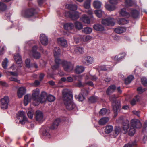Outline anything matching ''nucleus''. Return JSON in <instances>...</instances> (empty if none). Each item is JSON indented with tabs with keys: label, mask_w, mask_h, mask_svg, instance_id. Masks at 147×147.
Segmentation results:
<instances>
[{
	"label": "nucleus",
	"mask_w": 147,
	"mask_h": 147,
	"mask_svg": "<svg viewBox=\"0 0 147 147\" xmlns=\"http://www.w3.org/2000/svg\"><path fill=\"white\" fill-rule=\"evenodd\" d=\"M136 144V140L129 142L128 144H125L124 147H134Z\"/></svg>",
	"instance_id": "c9c22d12"
},
{
	"label": "nucleus",
	"mask_w": 147,
	"mask_h": 147,
	"mask_svg": "<svg viewBox=\"0 0 147 147\" xmlns=\"http://www.w3.org/2000/svg\"><path fill=\"white\" fill-rule=\"evenodd\" d=\"M65 16L67 17H69L73 20H76L79 17V13L78 11L73 12L72 13L70 11H67L65 12Z\"/></svg>",
	"instance_id": "1a4fd4ad"
},
{
	"label": "nucleus",
	"mask_w": 147,
	"mask_h": 147,
	"mask_svg": "<svg viewBox=\"0 0 147 147\" xmlns=\"http://www.w3.org/2000/svg\"><path fill=\"white\" fill-rule=\"evenodd\" d=\"M40 39L41 43L43 45L46 46L48 44V39L45 34H41L40 36Z\"/></svg>",
	"instance_id": "4468645a"
},
{
	"label": "nucleus",
	"mask_w": 147,
	"mask_h": 147,
	"mask_svg": "<svg viewBox=\"0 0 147 147\" xmlns=\"http://www.w3.org/2000/svg\"><path fill=\"white\" fill-rule=\"evenodd\" d=\"M15 60L17 64L19 65L20 67H22V59L20 55L19 54H16L14 56Z\"/></svg>",
	"instance_id": "f3484780"
},
{
	"label": "nucleus",
	"mask_w": 147,
	"mask_h": 147,
	"mask_svg": "<svg viewBox=\"0 0 147 147\" xmlns=\"http://www.w3.org/2000/svg\"><path fill=\"white\" fill-rule=\"evenodd\" d=\"M16 118L20 120L19 122L22 125H24L27 120L25 113L23 111H20L18 112Z\"/></svg>",
	"instance_id": "39448f33"
},
{
	"label": "nucleus",
	"mask_w": 147,
	"mask_h": 147,
	"mask_svg": "<svg viewBox=\"0 0 147 147\" xmlns=\"http://www.w3.org/2000/svg\"><path fill=\"white\" fill-rule=\"evenodd\" d=\"M22 15L25 17H27L28 16V11L27 9L23 10L22 11Z\"/></svg>",
	"instance_id": "e2e57ef3"
},
{
	"label": "nucleus",
	"mask_w": 147,
	"mask_h": 147,
	"mask_svg": "<svg viewBox=\"0 0 147 147\" xmlns=\"http://www.w3.org/2000/svg\"><path fill=\"white\" fill-rule=\"evenodd\" d=\"M116 88L115 85H113L110 86L107 88L106 92L107 94H109L114 92Z\"/></svg>",
	"instance_id": "5701e85b"
},
{
	"label": "nucleus",
	"mask_w": 147,
	"mask_h": 147,
	"mask_svg": "<svg viewBox=\"0 0 147 147\" xmlns=\"http://www.w3.org/2000/svg\"><path fill=\"white\" fill-rule=\"evenodd\" d=\"M126 120L125 116H121L116 121L117 122L119 123H124V121H125Z\"/></svg>",
	"instance_id": "79ce46f5"
},
{
	"label": "nucleus",
	"mask_w": 147,
	"mask_h": 147,
	"mask_svg": "<svg viewBox=\"0 0 147 147\" xmlns=\"http://www.w3.org/2000/svg\"><path fill=\"white\" fill-rule=\"evenodd\" d=\"M131 16L134 18H136L139 15V11L135 9L132 10L131 12Z\"/></svg>",
	"instance_id": "f704fd0d"
},
{
	"label": "nucleus",
	"mask_w": 147,
	"mask_h": 147,
	"mask_svg": "<svg viewBox=\"0 0 147 147\" xmlns=\"http://www.w3.org/2000/svg\"><path fill=\"white\" fill-rule=\"evenodd\" d=\"M134 78V77L133 75H130L125 79V82L126 84H130Z\"/></svg>",
	"instance_id": "72a5a7b5"
},
{
	"label": "nucleus",
	"mask_w": 147,
	"mask_h": 147,
	"mask_svg": "<svg viewBox=\"0 0 147 147\" xmlns=\"http://www.w3.org/2000/svg\"><path fill=\"white\" fill-rule=\"evenodd\" d=\"M107 109L105 108H102L99 112V114L100 115L103 116L105 115L107 113Z\"/></svg>",
	"instance_id": "13d9d810"
},
{
	"label": "nucleus",
	"mask_w": 147,
	"mask_h": 147,
	"mask_svg": "<svg viewBox=\"0 0 147 147\" xmlns=\"http://www.w3.org/2000/svg\"><path fill=\"white\" fill-rule=\"evenodd\" d=\"M85 12L88 13L90 16V19L93 18V11L92 9H90L87 11H86Z\"/></svg>",
	"instance_id": "bf43d9fd"
},
{
	"label": "nucleus",
	"mask_w": 147,
	"mask_h": 147,
	"mask_svg": "<svg viewBox=\"0 0 147 147\" xmlns=\"http://www.w3.org/2000/svg\"><path fill=\"white\" fill-rule=\"evenodd\" d=\"M1 108L2 109H6L8 107L9 102V98L8 96H5L1 100Z\"/></svg>",
	"instance_id": "9b49d317"
},
{
	"label": "nucleus",
	"mask_w": 147,
	"mask_h": 147,
	"mask_svg": "<svg viewBox=\"0 0 147 147\" xmlns=\"http://www.w3.org/2000/svg\"><path fill=\"white\" fill-rule=\"evenodd\" d=\"M123 129L125 131V133L126 134L128 131V129L129 127V121L128 120H126L125 123H123Z\"/></svg>",
	"instance_id": "4be33fe9"
},
{
	"label": "nucleus",
	"mask_w": 147,
	"mask_h": 147,
	"mask_svg": "<svg viewBox=\"0 0 147 147\" xmlns=\"http://www.w3.org/2000/svg\"><path fill=\"white\" fill-rule=\"evenodd\" d=\"M120 13L122 16H126L127 17H129L130 16L129 13L126 12V9L125 8H123L121 9L120 12Z\"/></svg>",
	"instance_id": "4c0bfd02"
},
{
	"label": "nucleus",
	"mask_w": 147,
	"mask_h": 147,
	"mask_svg": "<svg viewBox=\"0 0 147 147\" xmlns=\"http://www.w3.org/2000/svg\"><path fill=\"white\" fill-rule=\"evenodd\" d=\"M110 100L112 102V106L115 113V115L116 116L117 112L120 110L121 105L120 102L116 100V97L114 95L110 97Z\"/></svg>",
	"instance_id": "20e7f679"
},
{
	"label": "nucleus",
	"mask_w": 147,
	"mask_h": 147,
	"mask_svg": "<svg viewBox=\"0 0 147 147\" xmlns=\"http://www.w3.org/2000/svg\"><path fill=\"white\" fill-rule=\"evenodd\" d=\"M36 13L34 8L28 9V20H34L36 16L35 14Z\"/></svg>",
	"instance_id": "f8f14e48"
},
{
	"label": "nucleus",
	"mask_w": 147,
	"mask_h": 147,
	"mask_svg": "<svg viewBox=\"0 0 147 147\" xmlns=\"http://www.w3.org/2000/svg\"><path fill=\"white\" fill-rule=\"evenodd\" d=\"M75 96L76 99L79 101H82L85 98L84 97L82 94H80L78 95H76Z\"/></svg>",
	"instance_id": "09e8293b"
},
{
	"label": "nucleus",
	"mask_w": 147,
	"mask_h": 147,
	"mask_svg": "<svg viewBox=\"0 0 147 147\" xmlns=\"http://www.w3.org/2000/svg\"><path fill=\"white\" fill-rule=\"evenodd\" d=\"M82 61L84 64L89 65L93 63L94 58L90 56H85L82 58Z\"/></svg>",
	"instance_id": "9d476101"
},
{
	"label": "nucleus",
	"mask_w": 147,
	"mask_h": 147,
	"mask_svg": "<svg viewBox=\"0 0 147 147\" xmlns=\"http://www.w3.org/2000/svg\"><path fill=\"white\" fill-rule=\"evenodd\" d=\"M65 7L72 11L76 10L78 8L77 6L75 4H67L65 5Z\"/></svg>",
	"instance_id": "412c9836"
},
{
	"label": "nucleus",
	"mask_w": 147,
	"mask_h": 147,
	"mask_svg": "<svg viewBox=\"0 0 147 147\" xmlns=\"http://www.w3.org/2000/svg\"><path fill=\"white\" fill-rule=\"evenodd\" d=\"M134 3L132 0H126L125 2V5L126 7L131 6Z\"/></svg>",
	"instance_id": "49530a36"
},
{
	"label": "nucleus",
	"mask_w": 147,
	"mask_h": 147,
	"mask_svg": "<svg viewBox=\"0 0 147 147\" xmlns=\"http://www.w3.org/2000/svg\"><path fill=\"white\" fill-rule=\"evenodd\" d=\"M64 102L67 109L72 110L76 107V105L73 102V95L68 89H64L62 91Z\"/></svg>",
	"instance_id": "f257e3e1"
},
{
	"label": "nucleus",
	"mask_w": 147,
	"mask_h": 147,
	"mask_svg": "<svg viewBox=\"0 0 147 147\" xmlns=\"http://www.w3.org/2000/svg\"><path fill=\"white\" fill-rule=\"evenodd\" d=\"M57 41L59 44L64 47H66L68 46L67 40L61 37L58 38Z\"/></svg>",
	"instance_id": "2eb2a0df"
},
{
	"label": "nucleus",
	"mask_w": 147,
	"mask_h": 147,
	"mask_svg": "<svg viewBox=\"0 0 147 147\" xmlns=\"http://www.w3.org/2000/svg\"><path fill=\"white\" fill-rule=\"evenodd\" d=\"M130 125L134 128L138 129L142 127V124L140 120L136 119H134L131 120Z\"/></svg>",
	"instance_id": "6e6552de"
},
{
	"label": "nucleus",
	"mask_w": 147,
	"mask_h": 147,
	"mask_svg": "<svg viewBox=\"0 0 147 147\" xmlns=\"http://www.w3.org/2000/svg\"><path fill=\"white\" fill-rule=\"evenodd\" d=\"M93 28L95 30L99 31H102L104 30V27L100 24H95Z\"/></svg>",
	"instance_id": "a878e982"
},
{
	"label": "nucleus",
	"mask_w": 147,
	"mask_h": 147,
	"mask_svg": "<svg viewBox=\"0 0 147 147\" xmlns=\"http://www.w3.org/2000/svg\"><path fill=\"white\" fill-rule=\"evenodd\" d=\"M109 120V118L108 117H103L100 120L98 123L100 125H103L107 123Z\"/></svg>",
	"instance_id": "393cba45"
},
{
	"label": "nucleus",
	"mask_w": 147,
	"mask_h": 147,
	"mask_svg": "<svg viewBox=\"0 0 147 147\" xmlns=\"http://www.w3.org/2000/svg\"><path fill=\"white\" fill-rule=\"evenodd\" d=\"M113 129V127L112 125H108L105 127V131L106 134H108L111 132Z\"/></svg>",
	"instance_id": "473e14b6"
},
{
	"label": "nucleus",
	"mask_w": 147,
	"mask_h": 147,
	"mask_svg": "<svg viewBox=\"0 0 147 147\" xmlns=\"http://www.w3.org/2000/svg\"><path fill=\"white\" fill-rule=\"evenodd\" d=\"M94 13L96 16L99 18H101L104 14V12L101 9L95 10Z\"/></svg>",
	"instance_id": "a19ab883"
},
{
	"label": "nucleus",
	"mask_w": 147,
	"mask_h": 147,
	"mask_svg": "<svg viewBox=\"0 0 147 147\" xmlns=\"http://www.w3.org/2000/svg\"><path fill=\"white\" fill-rule=\"evenodd\" d=\"M54 54L56 64L52 66V69L54 70H55L59 68L60 64H62V61L59 59L61 55V50L59 47L55 48Z\"/></svg>",
	"instance_id": "7ed1b4c3"
},
{
	"label": "nucleus",
	"mask_w": 147,
	"mask_h": 147,
	"mask_svg": "<svg viewBox=\"0 0 147 147\" xmlns=\"http://www.w3.org/2000/svg\"><path fill=\"white\" fill-rule=\"evenodd\" d=\"M136 129L130 126L128 133L129 135L131 136H133L136 132Z\"/></svg>",
	"instance_id": "37998d69"
},
{
	"label": "nucleus",
	"mask_w": 147,
	"mask_h": 147,
	"mask_svg": "<svg viewBox=\"0 0 147 147\" xmlns=\"http://www.w3.org/2000/svg\"><path fill=\"white\" fill-rule=\"evenodd\" d=\"M125 30V28L122 27L116 28L114 30V31L116 33L119 34L124 32Z\"/></svg>",
	"instance_id": "c85d7f7f"
},
{
	"label": "nucleus",
	"mask_w": 147,
	"mask_h": 147,
	"mask_svg": "<svg viewBox=\"0 0 147 147\" xmlns=\"http://www.w3.org/2000/svg\"><path fill=\"white\" fill-rule=\"evenodd\" d=\"M78 82L76 83L75 84V85L76 86L81 87H83L84 85H85L84 84V83L83 84L82 83V82L81 80H78Z\"/></svg>",
	"instance_id": "680f3d73"
},
{
	"label": "nucleus",
	"mask_w": 147,
	"mask_h": 147,
	"mask_svg": "<svg viewBox=\"0 0 147 147\" xmlns=\"http://www.w3.org/2000/svg\"><path fill=\"white\" fill-rule=\"evenodd\" d=\"M64 27L67 30H70L74 28V24L72 23H67L64 24Z\"/></svg>",
	"instance_id": "aec40b11"
},
{
	"label": "nucleus",
	"mask_w": 147,
	"mask_h": 147,
	"mask_svg": "<svg viewBox=\"0 0 147 147\" xmlns=\"http://www.w3.org/2000/svg\"><path fill=\"white\" fill-rule=\"evenodd\" d=\"M47 99L49 102H53L55 100V98L54 96L51 95H49L47 96V94L46 100Z\"/></svg>",
	"instance_id": "de8ad7c7"
},
{
	"label": "nucleus",
	"mask_w": 147,
	"mask_h": 147,
	"mask_svg": "<svg viewBox=\"0 0 147 147\" xmlns=\"http://www.w3.org/2000/svg\"><path fill=\"white\" fill-rule=\"evenodd\" d=\"M9 79L11 81L16 82L18 83H20V81L18 80L17 77H11L9 78Z\"/></svg>",
	"instance_id": "4d7b16f0"
},
{
	"label": "nucleus",
	"mask_w": 147,
	"mask_h": 147,
	"mask_svg": "<svg viewBox=\"0 0 147 147\" xmlns=\"http://www.w3.org/2000/svg\"><path fill=\"white\" fill-rule=\"evenodd\" d=\"M74 51L75 53L77 54H81L83 52V48L81 47H77L75 48Z\"/></svg>",
	"instance_id": "ea45409f"
},
{
	"label": "nucleus",
	"mask_w": 147,
	"mask_h": 147,
	"mask_svg": "<svg viewBox=\"0 0 147 147\" xmlns=\"http://www.w3.org/2000/svg\"><path fill=\"white\" fill-rule=\"evenodd\" d=\"M32 55L33 57L36 59H39L41 57V54L39 52L32 53Z\"/></svg>",
	"instance_id": "5fc2aeb1"
},
{
	"label": "nucleus",
	"mask_w": 147,
	"mask_h": 147,
	"mask_svg": "<svg viewBox=\"0 0 147 147\" xmlns=\"http://www.w3.org/2000/svg\"><path fill=\"white\" fill-rule=\"evenodd\" d=\"M62 64L64 70L67 72H71L74 69V65L71 62L62 61Z\"/></svg>",
	"instance_id": "0eeeda50"
},
{
	"label": "nucleus",
	"mask_w": 147,
	"mask_h": 147,
	"mask_svg": "<svg viewBox=\"0 0 147 147\" xmlns=\"http://www.w3.org/2000/svg\"><path fill=\"white\" fill-rule=\"evenodd\" d=\"M91 0H86L83 4L84 8L87 9H88L90 7V3Z\"/></svg>",
	"instance_id": "2f4dec72"
},
{
	"label": "nucleus",
	"mask_w": 147,
	"mask_h": 147,
	"mask_svg": "<svg viewBox=\"0 0 147 147\" xmlns=\"http://www.w3.org/2000/svg\"><path fill=\"white\" fill-rule=\"evenodd\" d=\"M8 62V59L7 58H5L4 60L2 63V65L3 67L5 69H7V63Z\"/></svg>",
	"instance_id": "603ef678"
},
{
	"label": "nucleus",
	"mask_w": 147,
	"mask_h": 147,
	"mask_svg": "<svg viewBox=\"0 0 147 147\" xmlns=\"http://www.w3.org/2000/svg\"><path fill=\"white\" fill-rule=\"evenodd\" d=\"M125 55V53H123L119 54L117 55L114 58V60L117 62H119L121 61Z\"/></svg>",
	"instance_id": "a211bd4d"
},
{
	"label": "nucleus",
	"mask_w": 147,
	"mask_h": 147,
	"mask_svg": "<svg viewBox=\"0 0 147 147\" xmlns=\"http://www.w3.org/2000/svg\"><path fill=\"white\" fill-rule=\"evenodd\" d=\"M36 121L39 123H41L43 121V116L42 113L40 111H37L36 113Z\"/></svg>",
	"instance_id": "ddd939ff"
},
{
	"label": "nucleus",
	"mask_w": 147,
	"mask_h": 147,
	"mask_svg": "<svg viewBox=\"0 0 147 147\" xmlns=\"http://www.w3.org/2000/svg\"><path fill=\"white\" fill-rule=\"evenodd\" d=\"M121 131V128L119 127H115L114 129V133L113 135V137H116L119 134Z\"/></svg>",
	"instance_id": "c03bdc74"
},
{
	"label": "nucleus",
	"mask_w": 147,
	"mask_h": 147,
	"mask_svg": "<svg viewBox=\"0 0 147 147\" xmlns=\"http://www.w3.org/2000/svg\"><path fill=\"white\" fill-rule=\"evenodd\" d=\"M97 69L99 71H105L107 70L105 66V65L98 67Z\"/></svg>",
	"instance_id": "774afa93"
},
{
	"label": "nucleus",
	"mask_w": 147,
	"mask_h": 147,
	"mask_svg": "<svg viewBox=\"0 0 147 147\" xmlns=\"http://www.w3.org/2000/svg\"><path fill=\"white\" fill-rule=\"evenodd\" d=\"M101 2L98 0L95 1L93 3L94 7L96 9L100 8L101 7Z\"/></svg>",
	"instance_id": "7c9ffc66"
},
{
	"label": "nucleus",
	"mask_w": 147,
	"mask_h": 147,
	"mask_svg": "<svg viewBox=\"0 0 147 147\" xmlns=\"http://www.w3.org/2000/svg\"><path fill=\"white\" fill-rule=\"evenodd\" d=\"M43 134L44 136L47 138H49L51 136L48 129L45 130L43 132Z\"/></svg>",
	"instance_id": "6e6d98bb"
},
{
	"label": "nucleus",
	"mask_w": 147,
	"mask_h": 147,
	"mask_svg": "<svg viewBox=\"0 0 147 147\" xmlns=\"http://www.w3.org/2000/svg\"><path fill=\"white\" fill-rule=\"evenodd\" d=\"M75 28L78 30H80L82 28L83 26L82 24L78 21H76L74 23Z\"/></svg>",
	"instance_id": "bb28decb"
},
{
	"label": "nucleus",
	"mask_w": 147,
	"mask_h": 147,
	"mask_svg": "<svg viewBox=\"0 0 147 147\" xmlns=\"http://www.w3.org/2000/svg\"><path fill=\"white\" fill-rule=\"evenodd\" d=\"M82 32L85 34H90L92 32V29L89 27H85L82 30Z\"/></svg>",
	"instance_id": "58836bf2"
},
{
	"label": "nucleus",
	"mask_w": 147,
	"mask_h": 147,
	"mask_svg": "<svg viewBox=\"0 0 147 147\" xmlns=\"http://www.w3.org/2000/svg\"><path fill=\"white\" fill-rule=\"evenodd\" d=\"M39 94L40 90L38 89H36L33 91L32 98L34 101L37 102V104L35 105V106L39 103H44L46 101L47 93L45 92H42L40 94V97H39Z\"/></svg>",
	"instance_id": "f03ea898"
},
{
	"label": "nucleus",
	"mask_w": 147,
	"mask_h": 147,
	"mask_svg": "<svg viewBox=\"0 0 147 147\" xmlns=\"http://www.w3.org/2000/svg\"><path fill=\"white\" fill-rule=\"evenodd\" d=\"M142 84L145 86H147V78L145 77H142L141 79Z\"/></svg>",
	"instance_id": "a18cd8bd"
},
{
	"label": "nucleus",
	"mask_w": 147,
	"mask_h": 147,
	"mask_svg": "<svg viewBox=\"0 0 147 147\" xmlns=\"http://www.w3.org/2000/svg\"><path fill=\"white\" fill-rule=\"evenodd\" d=\"M7 8V6L4 3L0 2V10L1 11H4Z\"/></svg>",
	"instance_id": "864d4df0"
},
{
	"label": "nucleus",
	"mask_w": 147,
	"mask_h": 147,
	"mask_svg": "<svg viewBox=\"0 0 147 147\" xmlns=\"http://www.w3.org/2000/svg\"><path fill=\"white\" fill-rule=\"evenodd\" d=\"M137 90L138 93L141 94L145 91L147 90V88L143 89L142 87L140 86L138 88H137Z\"/></svg>",
	"instance_id": "3c124183"
},
{
	"label": "nucleus",
	"mask_w": 147,
	"mask_h": 147,
	"mask_svg": "<svg viewBox=\"0 0 147 147\" xmlns=\"http://www.w3.org/2000/svg\"><path fill=\"white\" fill-rule=\"evenodd\" d=\"M26 89L24 87H21L18 89L17 92L18 96L20 98H21L26 92Z\"/></svg>",
	"instance_id": "dca6fc26"
},
{
	"label": "nucleus",
	"mask_w": 147,
	"mask_h": 147,
	"mask_svg": "<svg viewBox=\"0 0 147 147\" xmlns=\"http://www.w3.org/2000/svg\"><path fill=\"white\" fill-rule=\"evenodd\" d=\"M115 21L114 19L111 17L102 19L101 23L103 25L106 26H114L115 24Z\"/></svg>",
	"instance_id": "423d86ee"
},
{
	"label": "nucleus",
	"mask_w": 147,
	"mask_h": 147,
	"mask_svg": "<svg viewBox=\"0 0 147 147\" xmlns=\"http://www.w3.org/2000/svg\"><path fill=\"white\" fill-rule=\"evenodd\" d=\"M97 98L96 97L93 96L89 98V100L91 102H94L97 101Z\"/></svg>",
	"instance_id": "052dcab7"
},
{
	"label": "nucleus",
	"mask_w": 147,
	"mask_h": 147,
	"mask_svg": "<svg viewBox=\"0 0 147 147\" xmlns=\"http://www.w3.org/2000/svg\"><path fill=\"white\" fill-rule=\"evenodd\" d=\"M128 22V21L124 18L120 19L117 21V23L121 25H123L127 24Z\"/></svg>",
	"instance_id": "e433bc0d"
},
{
	"label": "nucleus",
	"mask_w": 147,
	"mask_h": 147,
	"mask_svg": "<svg viewBox=\"0 0 147 147\" xmlns=\"http://www.w3.org/2000/svg\"><path fill=\"white\" fill-rule=\"evenodd\" d=\"M109 2L111 4L115 6L118 3V1L117 0H109Z\"/></svg>",
	"instance_id": "0e129e2a"
},
{
	"label": "nucleus",
	"mask_w": 147,
	"mask_h": 147,
	"mask_svg": "<svg viewBox=\"0 0 147 147\" xmlns=\"http://www.w3.org/2000/svg\"><path fill=\"white\" fill-rule=\"evenodd\" d=\"M60 121L59 119H56L54 121L53 125L51 127V128L53 129L57 128Z\"/></svg>",
	"instance_id": "c756f323"
},
{
	"label": "nucleus",
	"mask_w": 147,
	"mask_h": 147,
	"mask_svg": "<svg viewBox=\"0 0 147 147\" xmlns=\"http://www.w3.org/2000/svg\"><path fill=\"white\" fill-rule=\"evenodd\" d=\"M24 102L25 106H27L28 105V94H26L25 96L24 100Z\"/></svg>",
	"instance_id": "338daca9"
},
{
	"label": "nucleus",
	"mask_w": 147,
	"mask_h": 147,
	"mask_svg": "<svg viewBox=\"0 0 147 147\" xmlns=\"http://www.w3.org/2000/svg\"><path fill=\"white\" fill-rule=\"evenodd\" d=\"M105 7L106 9L110 11L114 10L116 8V7L115 5L109 4H106Z\"/></svg>",
	"instance_id": "cd10ccee"
},
{
	"label": "nucleus",
	"mask_w": 147,
	"mask_h": 147,
	"mask_svg": "<svg viewBox=\"0 0 147 147\" xmlns=\"http://www.w3.org/2000/svg\"><path fill=\"white\" fill-rule=\"evenodd\" d=\"M84 70V68L82 66H77L75 69V71L76 74H79L82 73Z\"/></svg>",
	"instance_id": "b1692460"
},
{
	"label": "nucleus",
	"mask_w": 147,
	"mask_h": 147,
	"mask_svg": "<svg viewBox=\"0 0 147 147\" xmlns=\"http://www.w3.org/2000/svg\"><path fill=\"white\" fill-rule=\"evenodd\" d=\"M34 111L31 108L28 110V117L30 119H32L33 116Z\"/></svg>",
	"instance_id": "8fccbe9b"
},
{
	"label": "nucleus",
	"mask_w": 147,
	"mask_h": 147,
	"mask_svg": "<svg viewBox=\"0 0 147 147\" xmlns=\"http://www.w3.org/2000/svg\"><path fill=\"white\" fill-rule=\"evenodd\" d=\"M38 49V46L36 45H34L32 47V53H34L35 52H38L37 51V50Z\"/></svg>",
	"instance_id": "69168bd1"
},
{
	"label": "nucleus",
	"mask_w": 147,
	"mask_h": 147,
	"mask_svg": "<svg viewBox=\"0 0 147 147\" xmlns=\"http://www.w3.org/2000/svg\"><path fill=\"white\" fill-rule=\"evenodd\" d=\"M80 20L85 23L89 24L90 23V20L88 16L85 14L83 15L80 18Z\"/></svg>",
	"instance_id": "6ab92c4d"
}]
</instances>
